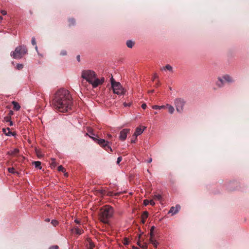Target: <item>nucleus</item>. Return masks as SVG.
I'll list each match as a JSON object with an SVG mask.
<instances>
[{
    "label": "nucleus",
    "mask_w": 249,
    "mask_h": 249,
    "mask_svg": "<svg viewBox=\"0 0 249 249\" xmlns=\"http://www.w3.org/2000/svg\"><path fill=\"white\" fill-rule=\"evenodd\" d=\"M72 99L70 92L65 89H60L56 91L53 100L54 107L61 112H69L71 110Z\"/></svg>",
    "instance_id": "1"
},
{
    "label": "nucleus",
    "mask_w": 249,
    "mask_h": 249,
    "mask_svg": "<svg viewBox=\"0 0 249 249\" xmlns=\"http://www.w3.org/2000/svg\"><path fill=\"white\" fill-rule=\"evenodd\" d=\"M138 245L142 248L146 249L147 248V245L146 243H142L140 241L138 242Z\"/></svg>",
    "instance_id": "17"
},
{
    "label": "nucleus",
    "mask_w": 249,
    "mask_h": 249,
    "mask_svg": "<svg viewBox=\"0 0 249 249\" xmlns=\"http://www.w3.org/2000/svg\"><path fill=\"white\" fill-rule=\"evenodd\" d=\"M123 243L124 245H127L129 244V240L128 239H127V238H125L124 239V241H123Z\"/></svg>",
    "instance_id": "31"
},
{
    "label": "nucleus",
    "mask_w": 249,
    "mask_h": 249,
    "mask_svg": "<svg viewBox=\"0 0 249 249\" xmlns=\"http://www.w3.org/2000/svg\"><path fill=\"white\" fill-rule=\"evenodd\" d=\"M130 132V129H124L123 130H122L120 133V136H119V139L120 140H121V141H124L126 137H127V135L128 133H129Z\"/></svg>",
    "instance_id": "9"
},
{
    "label": "nucleus",
    "mask_w": 249,
    "mask_h": 249,
    "mask_svg": "<svg viewBox=\"0 0 249 249\" xmlns=\"http://www.w3.org/2000/svg\"><path fill=\"white\" fill-rule=\"evenodd\" d=\"M2 17L1 16H0V20H2Z\"/></svg>",
    "instance_id": "59"
},
{
    "label": "nucleus",
    "mask_w": 249,
    "mask_h": 249,
    "mask_svg": "<svg viewBox=\"0 0 249 249\" xmlns=\"http://www.w3.org/2000/svg\"><path fill=\"white\" fill-rule=\"evenodd\" d=\"M51 223H52V224L53 226H56V225H58V221H57V220H53L52 221V222H51Z\"/></svg>",
    "instance_id": "34"
},
{
    "label": "nucleus",
    "mask_w": 249,
    "mask_h": 249,
    "mask_svg": "<svg viewBox=\"0 0 249 249\" xmlns=\"http://www.w3.org/2000/svg\"><path fill=\"white\" fill-rule=\"evenodd\" d=\"M124 107L130 106L131 104L130 103L127 104L126 103H124Z\"/></svg>",
    "instance_id": "47"
},
{
    "label": "nucleus",
    "mask_w": 249,
    "mask_h": 249,
    "mask_svg": "<svg viewBox=\"0 0 249 249\" xmlns=\"http://www.w3.org/2000/svg\"><path fill=\"white\" fill-rule=\"evenodd\" d=\"M19 153L18 149L15 148V149L11 150L8 152V154L13 156H17L18 153Z\"/></svg>",
    "instance_id": "14"
},
{
    "label": "nucleus",
    "mask_w": 249,
    "mask_h": 249,
    "mask_svg": "<svg viewBox=\"0 0 249 249\" xmlns=\"http://www.w3.org/2000/svg\"><path fill=\"white\" fill-rule=\"evenodd\" d=\"M32 44L33 45H35L36 44V39L34 37H32Z\"/></svg>",
    "instance_id": "39"
},
{
    "label": "nucleus",
    "mask_w": 249,
    "mask_h": 249,
    "mask_svg": "<svg viewBox=\"0 0 249 249\" xmlns=\"http://www.w3.org/2000/svg\"><path fill=\"white\" fill-rule=\"evenodd\" d=\"M134 45V42L131 40H128L126 42V45L127 47L129 48H132Z\"/></svg>",
    "instance_id": "19"
},
{
    "label": "nucleus",
    "mask_w": 249,
    "mask_h": 249,
    "mask_svg": "<svg viewBox=\"0 0 249 249\" xmlns=\"http://www.w3.org/2000/svg\"><path fill=\"white\" fill-rule=\"evenodd\" d=\"M149 204L152 206H154L155 203L153 200H150L149 201Z\"/></svg>",
    "instance_id": "42"
},
{
    "label": "nucleus",
    "mask_w": 249,
    "mask_h": 249,
    "mask_svg": "<svg viewBox=\"0 0 249 249\" xmlns=\"http://www.w3.org/2000/svg\"><path fill=\"white\" fill-rule=\"evenodd\" d=\"M96 76L95 72L89 70L83 71L81 75L83 79H86L89 83L96 77Z\"/></svg>",
    "instance_id": "5"
},
{
    "label": "nucleus",
    "mask_w": 249,
    "mask_h": 249,
    "mask_svg": "<svg viewBox=\"0 0 249 249\" xmlns=\"http://www.w3.org/2000/svg\"><path fill=\"white\" fill-rule=\"evenodd\" d=\"M154 229H155L154 226H152L151 227L150 232V237H152L153 236V231H154Z\"/></svg>",
    "instance_id": "30"
},
{
    "label": "nucleus",
    "mask_w": 249,
    "mask_h": 249,
    "mask_svg": "<svg viewBox=\"0 0 249 249\" xmlns=\"http://www.w3.org/2000/svg\"><path fill=\"white\" fill-rule=\"evenodd\" d=\"M46 221H50V220L48 219L46 220Z\"/></svg>",
    "instance_id": "60"
},
{
    "label": "nucleus",
    "mask_w": 249,
    "mask_h": 249,
    "mask_svg": "<svg viewBox=\"0 0 249 249\" xmlns=\"http://www.w3.org/2000/svg\"><path fill=\"white\" fill-rule=\"evenodd\" d=\"M49 249H59V247L57 245L53 246L49 248Z\"/></svg>",
    "instance_id": "37"
},
{
    "label": "nucleus",
    "mask_w": 249,
    "mask_h": 249,
    "mask_svg": "<svg viewBox=\"0 0 249 249\" xmlns=\"http://www.w3.org/2000/svg\"><path fill=\"white\" fill-rule=\"evenodd\" d=\"M158 77V76L157 74H155L152 78V80L154 81L155 79L157 78Z\"/></svg>",
    "instance_id": "44"
},
{
    "label": "nucleus",
    "mask_w": 249,
    "mask_h": 249,
    "mask_svg": "<svg viewBox=\"0 0 249 249\" xmlns=\"http://www.w3.org/2000/svg\"><path fill=\"white\" fill-rule=\"evenodd\" d=\"M74 222L76 223V224H80V221L78 219H75L74 220Z\"/></svg>",
    "instance_id": "49"
},
{
    "label": "nucleus",
    "mask_w": 249,
    "mask_h": 249,
    "mask_svg": "<svg viewBox=\"0 0 249 249\" xmlns=\"http://www.w3.org/2000/svg\"><path fill=\"white\" fill-rule=\"evenodd\" d=\"M152 161V159L151 158H149V159L147 160L148 163H150Z\"/></svg>",
    "instance_id": "48"
},
{
    "label": "nucleus",
    "mask_w": 249,
    "mask_h": 249,
    "mask_svg": "<svg viewBox=\"0 0 249 249\" xmlns=\"http://www.w3.org/2000/svg\"><path fill=\"white\" fill-rule=\"evenodd\" d=\"M37 46H36V50H37Z\"/></svg>",
    "instance_id": "62"
},
{
    "label": "nucleus",
    "mask_w": 249,
    "mask_h": 249,
    "mask_svg": "<svg viewBox=\"0 0 249 249\" xmlns=\"http://www.w3.org/2000/svg\"><path fill=\"white\" fill-rule=\"evenodd\" d=\"M95 247V245L93 242L91 241H89V246L88 247L89 249H93Z\"/></svg>",
    "instance_id": "27"
},
{
    "label": "nucleus",
    "mask_w": 249,
    "mask_h": 249,
    "mask_svg": "<svg viewBox=\"0 0 249 249\" xmlns=\"http://www.w3.org/2000/svg\"><path fill=\"white\" fill-rule=\"evenodd\" d=\"M100 212L99 219L104 223L107 224L108 222V219L113 215V208L110 206L106 205L102 207Z\"/></svg>",
    "instance_id": "2"
},
{
    "label": "nucleus",
    "mask_w": 249,
    "mask_h": 249,
    "mask_svg": "<svg viewBox=\"0 0 249 249\" xmlns=\"http://www.w3.org/2000/svg\"><path fill=\"white\" fill-rule=\"evenodd\" d=\"M166 107H168V112L171 114H173L175 110L174 107L169 104H167Z\"/></svg>",
    "instance_id": "18"
},
{
    "label": "nucleus",
    "mask_w": 249,
    "mask_h": 249,
    "mask_svg": "<svg viewBox=\"0 0 249 249\" xmlns=\"http://www.w3.org/2000/svg\"><path fill=\"white\" fill-rule=\"evenodd\" d=\"M166 107L165 106H159L157 105H154L152 107V108L155 109L164 108Z\"/></svg>",
    "instance_id": "22"
},
{
    "label": "nucleus",
    "mask_w": 249,
    "mask_h": 249,
    "mask_svg": "<svg viewBox=\"0 0 249 249\" xmlns=\"http://www.w3.org/2000/svg\"><path fill=\"white\" fill-rule=\"evenodd\" d=\"M134 139L131 140L132 143H135L137 140V136H134Z\"/></svg>",
    "instance_id": "41"
},
{
    "label": "nucleus",
    "mask_w": 249,
    "mask_h": 249,
    "mask_svg": "<svg viewBox=\"0 0 249 249\" xmlns=\"http://www.w3.org/2000/svg\"><path fill=\"white\" fill-rule=\"evenodd\" d=\"M69 26L73 25L75 23V20L74 18H70L69 19Z\"/></svg>",
    "instance_id": "24"
},
{
    "label": "nucleus",
    "mask_w": 249,
    "mask_h": 249,
    "mask_svg": "<svg viewBox=\"0 0 249 249\" xmlns=\"http://www.w3.org/2000/svg\"><path fill=\"white\" fill-rule=\"evenodd\" d=\"M36 154H37V155L38 157H39V154L38 153V152L36 151Z\"/></svg>",
    "instance_id": "57"
},
{
    "label": "nucleus",
    "mask_w": 249,
    "mask_h": 249,
    "mask_svg": "<svg viewBox=\"0 0 249 249\" xmlns=\"http://www.w3.org/2000/svg\"><path fill=\"white\" fill-rule=\"evenodd\" d=\"M148 216V213L147 211H144L143 212L141 215V218H142V224H144L145 222L146 219Z\"/></svg>",
    "instance_id": "13"
},
{
    "label": "nucleus",
    "mask_w": 249,
    "mask_h": 249,
    "mask_svg": "<svg viewBox=\"0 0 249 249\" xmlns=\"http://www.w3.org/2000/svg\"><path fill=\"white\" fill-rule=\"evenodd\" d=\"M13 125V123H12V122H10V126H12Z\"/></svg>",
    "instance_id": "55"
},
{
    "label": "nucleus",
    "mask_w": 249,
    "mask_h": 249,
    "mask_svg": "<svg viewBox=\"0 0 249 249\" xmlns=\"http://www.w3.org/2000/svg\"><path fill=\"white\" fill-rule=\"evenodd\" d=\"M51 160H52L51 165H53V167H55V165H56V163H55V159H52Z\"/></svg>",
    "instance_id": "36"
},
{
    "label": "nucleus",
    "mask_w": 249,
    "mask_h": 249,
    "mask_svg": "<svg viewBox=\"0 0 249 249\" xmlns=\"http://www.w3.org/2000/svg\"><path fill=\"white\" fill-rule=\"evenodd\" d=\"M98 192L99 194L102 196H106L107 191H106L105 190H99Z\"/></svg>",
    "instance_id": "28"
},
{
    "label": "nucleus",
    "mask_w": 249,
    "mask_h": 249,
    "mask_svg": "<svg viewBox=\"0 0 249 249\" xmlns=\"http://www.w3.org/2000/svg\"><path fill=\"white\" fill-rule=\"evenodd\" d=\"M90 84H92V86L94 88H96L99 85L102 84V82L98 78H96V77L92 80V81L90 82Z\"/></svg>",
    "instance_id": "10"
},
{
    "label": "nucleus",
    "mask_w": 249,
    "mask_h": 249,
    "mask_svg": "<svg viewBox=\"0 0 249 249\" xmlns=\"http://www.w3.org/2000/svg\"><path fill=\"white\" fill-rule=\"evenodd\" d=\"M100 81L102 82V84L104 82L105 78L104 77H102L101 79H100Z\"/></svg>",
    "instance_id": "50"
},
{
    "label": "nucleus",
    "mask_w": 249,
    "mask_h": 249,
    "mask_svg": "<svg viewBox=\"0 0 249 249\" xmlns=\"http://www.w3.org/2000/svg\"><path fill=\"white\" fill-rule=\"evenodd\" d=\"M134 249H138L137 247L135 248Z\"/></svg>",
    "instance_id": "61"
},
{
    "label": "nucleus",
    "mask_w": 249,
    "mask_h": 249,
    "mask_svg": "<svg viewBox=\"0 0 249 249\" xmlns=\"http://www.w3.org/2000/svg\"><path fill=\"white\" fill-rule=\"evenodd\" d=\"M75 231L76 233L78 234H81L83 232V230L79 229L78 228H75Z\"/></svg>",
    "instance_id": "33"
},
{
    "label": "nucleus",
    "mask_w": 249,
    "mask_h": 249,
    "mask_svg": "<svg viewBox=\"0 0 249 249\" xmlns=\"http://www.w3.org/2000/svg\"><path fill=\"white\" fill-rule=\"evenodd\" d=\"M165 69H166L167 70H169L170 71H172V69H173V68H172V67L171 65H170L169 64H167V65H166L165 66V67H163L162 68V70H165Z\"/></svg>",
    "instance_id": "23"
},
{
    "label": "nucleus",
    "mask_w": 249,
    "mask_h": 249,
    "mask_svg": "<svg viewBox=\"0 0 249 249\" xmlns=\"http://www.w3.org/2000/svg\"><path fill=\"white\" fill-rule=\"evenodd\" d=\"M180 209L179 205H177L176 207H172L169 212V213H172L173 214H176Z\"/></svg>",
    "instance_id": "12"
},
{
    "label": "nucleus",
    "mask_w": 249,
    "mask_h": 249,
    "mask_svg": "<svg viewBox=\"0 0 249 249\" xmlns=\"http://www.w3.org/2000/svg\"><path fill=\"white\" fill-rule=\"evenodd\" d=\"M23 67V65L22 64H18L17 65V69L18 70H20V69H22Z\"/></svg>",
    "instance_id": "35"
},
{
    "label": "nucleus",
    "mask_w": 249,
    "mask_h": 249,
    "mask_svg": "<svg viewBox=\"0 0 249 249\" xmlns=\"http://www.w3.org/2000/svg\"><path fill=\"white\" fill-rule=\"evenodd\" d=\"M6 121H9V118L8 117H6L5 118Z\"/></svg>",
    "instance_id": "51"
},
{
    "label": "nucleus",
    "mask_w": 249,
    "mask_h": 249,
    "mask_svg": "<svg viewBox=\"0 0 249 249\" xmlns=\"http://www.w3.org/2000/svg\"><path fill=\"white\" fill-rule=\"evenodd\" d=\"M145 128V127H143V129L141 128V127H138L136 129V131L134 134L133 136H138L139 135H141L143 131H144V129Z\"/></svg>",
    "instance_id": "11"
},
{
    "label": "nucleus",
    "mask_w": 249,
    "mask_h": 249,
    "mask_svg": "<svg viewBox=\"0 0 249 249\" xmlns=\"http://www.w3.org/2000/svg\"><path fill=\"white\" fill-rule=\"evenodd\" d=\"M120 194V193H114L111 191H107L106 196H118Z\"/></svg>",
    "instance_id": "15"
},
{
    "label": "nucleus",
    "mask_w": 249,
    "mask_h": 249,
    "mask_svg": "<svg viewBox=\"0 0 249 249\" xmlns=\"http://www.w3.org/2000/svg\"><path fill=\"white\" fill-rule=\"evenodd\" d=\"M7 130H8V133H7L6 132V129H3V132L6 134V135H8V136H10V134H11V132H10V129L9 128H7Z\"/></svg>",
    "instance_id": "32"
},
{
    "label": "nucleus",
    "mask_w": 249,
    "mask_h": 249,
    "mask_svg": "<svg viewBox=\"0 0 249 249\" xmlns=\"http://www.w3.org/2000/svg\"><path fill=\"white\" fill-rule=\"evenodd\" d=\"M98 141V144L101 146L103 147L105 150L108 151L109 150L110 151H112V149L110 146L108 145V142L106 141L104 139L96 140Z\"/></svg>",
    "instance_id": "7"
},
{
    "label": "nucleus",
    "mask_w": 249,
    "mask_h": 249,
    "mask_svg": "<svg viewBox=\"0 0 249 249\" xmlns=\"http://www.w3.org/2000/svg\"><path fill=\"white\" fill-rule=\"evenodd\" d=\"M33 164L35 165L36 168L41 169V162L39 161H34L33 162Z\"/></svg>",
    "instance_id": "21"
},
{
    "label": "nucleus",
    "mask_w": 249,
    "mask_h": 249,
    "mask_svg": "<svg viewBox=\"0 0 249 249\" xmlns=\"http://www.w3.org/2000/svg\"><path fill=\"white\" fill-rule=\"evenodd\" d=\"M58 170L59 171H61L62 172H65L66 171L65 169L62 165H60L58 166Z\"/></svg>",
    "instance_id": "29"
},
{
    "label": "nucleus",
    "mask_w": 249,
    "mask_h": 249,
    "mask_svg": "<svg viewBox=\"0 0 249 249\" xmlns=\"http://www.w3.org/2000/svg\"><path fill=\"white\" fill-rule=\"evenodd\" d=\"M146 107H147V106H146V104H143L142 105V107L143 109H145L146 108Z\"/></svg>",
    "instance_id": "46"
},
{
    "label": "nucleus",
    "mask_w": 249,
    "mask_h": 249,
    "mask_svg": "<svg viewBox=\"0 0 249 249\" xmlns=\"http://www.w3.org/2000/svg\"><path fill=\"white\" fill-rule=\"evenodd\" d=\"M185 104V101L182 98H178L174 100L176 110L179 113H181L183 111Z\"/></svg>",
    "instance_id": "6"
},
{
    "label": "nucleus",
    "mask_w": 249,
    "mask_h": 249,
    "mask_svg": "<svg viewBox=\"0 0 249 249\" xmlns=\"http://www.w3.org/2000/svg\"><path fill=\"white\" fill-rule=\"evenodd\" d=\"M12 104L13 105V109L15 110H18L20 109V106L18 103L15 101H13Z\"/></svg>",
    "instance_id": "16"
},
{
    "label": "nucleus",
    "mask_w": 249,
    "mask_h": 249,
    "mask_svg": "<svg viewBox=\"0 0 249 249\" xmlns=\"http://www.w3.org/2000/svg\"><path fill=\"white\" fill-rule=\"evenodd\" d=\"M65 176L66 177H68V174L67 173H65Z\"/></svg>",
    "instance_id": "56"
},
{
    "label": "nucleus",
    "mask_w": 249,
    "mask_h": 249,
    "mask_svg": "<svg viewBox=\"0 0 249 249\" xmlns=\"http://www.w3.org/2000/svg\"><path fill=\"white\" fill-rule=\"evenodd\" d=\"M1 13L3 15H6V14H7V12L5 10H1Z\"/></svg>",
    "instance_id": "45"
},
{
    "label": "nucleus",
    "mask_w": 249,
    "mask_h": 249,
    "mask_svg": "<svg viewBox=\"0 0 249 249\" xmlns=\"http://www.w3.org/2000/svg\"><path fill=\"white\" fill-rule=\"evenodd\" d=\"M67 54V52L66 51H62L61 52V54L62 55H65Z\"/></svg>",
    "instance_id": "43"
},
{
    "label": "nucleus",
    "mask_w": 249,
    "mask_h": 249,
    "mask_svg": "<svg viewBox=\"0 0 249 249\" xmlns=\"http://www.w3.org/2000/svg\"><path fill=\"white\" fill-rule=\"evenodd\" d=\"M27 53V49L25 46H19L17 47L15 51L11 53V55L14 59H20Z\"/></svg>",
    "instance_id": "3"
},
{
    "label": "nucleus",
    "mask_w": 249,
    "mask_h": 249,
    "mask_svg": "<svg viewBox=\"0 0 249 249\" xmlns=\"http://www.w3.org/2000/svg\"><path fill=\"white\" fill-rule=\"evenodd\" d=\"M8 170L9 173H12V174H18V172L15 171V169L14 168H9L8 169Z\"/></svg>",
    "instance_id": "26"
},
{
    "label": "nucleus",
    "mask_w": 249,
    "mask_h": 249,
    "mask_svg": "<svg viewBox=\"0 0 249 249\" xmlns=\"http://www.w3.org/2000/svg\"><path fill=\"white\" fill-rule=\"evenodd\" d=\"M111 137H112V136L111 135H110V134L108 135V138H111Z\"/></svg>",
    "instance_id": "54"
},
{
    "label": "nucleus",
    "mask_w": 249,
    "mask_h": 249,
    "mask_svg": "<svg viewBox=\"0 0 249 249\" xmlns=\"http://www.w3.org/2000/svg\"><path fill=\"white\" fill-rule=\"evenodd\" d=\"M122 157H119L117 159V164H119L120 163V162L122 161Z\"/></svg>",
    "instance_id": "38"
},
{
    "label": "nucleus",
    "mask_w": 249,
    "mask_h": 249,
    "mask_svg": "<svg viewBox=\"0 0 249 249\" xmlns=\"http://www.w3.org/2000/svg\"><path fill=\"white\" fill-rule=\"evenodd\" d=\"M154 92V90H151V91H149V92H150V93H152V92Z\"/></svg>",
    "instance_id": "58"
},
{
    "label": "nucleus",
    "mask_w": 249,
    "mask_h": 249,
    "mask_svg": "<svg viewBox=\"0 0 249 249\" xmlns=\"http://www.w3.org/2000/svg\"><path fill=\"white\" fill-rule=\"evenodd\" d=\"M218 79L222 84L223 83L224 80L228 83H233L235 81L234 79L228 74L224 75L222 76V78H219Z\"/></svg>",
    "instance_id": "8"
},
{
    "label": "nucleus",
    "mask_w": 249,
    "mask_h": 249,
    "mask_svg": "<svg viewBox=\"0 0 249 249\" xmlns=\"http://www.w3.org/2000/svg\"><path fill=\"white\" fill-rule=\"evenodd\" d=\"M149 203V200H148L147 199L144 200V201H143V204L145 206L147 205Z\"/></svg>",
    "instance_id": "40"
},
{
    "label": "nucleus",
    "mask_w": 249,
    "mask_h": 249,
    "mask_svg": "<svg viewBox=\"0 0 249 249\" xmlns=\"http://www.w3.org/2000/svg\"><path fill=\"white\" fill-rule=\"evenodd\" d=\"M111 88L114 93L118 95L124 94L125 91L119 82H116L111 75L110 78Z\"/></svg>",
    "instance_id": "4"
},
{
    "label": "nucleus",
    "mask_w": 249,
    "mask_h": 249,
    "mask_svg": "<svg viewBox=\"0 0 249 249\" xmlns=\"http://www.w3.org/2000/svg\"><path fill=\"white\" fill-rule=\"evenodd\" d=\"M161 196L160 195H154V199H157V200H160L161 199Z\"/></svg>",
    "instance_id": "25"
},
{
    "label": "nucleus",
    "mask_w": 249,
    "mask_h": 249,
    "mask_svg": "<svg viewBox=\"0 0 249 249\" xmlns=\"http://www.w3.org/2000/svg\"><path fill=\"white\" fill-rule=\"evenodd\" d=\"M149 241L153 244L154 247L156 248L157 247L158 242L156 240H153L152 237H150Z\"/></svg>",
    "instance_id": "20"
},
{
    "label": "nucleus",
    "mask_w": 249,
    "mask_h": 249,
    "mask_svg": "<svg viewBox=\"0 0 249 249\" xmlns=\"http://www.w3.org/2000/svg\"><path fill=\"white\" fill-rule=\"evenodd\" d=\"M160 85L159 81H158L157 83L156 84V86H159Z\"/></svg>",
    "instance_id": "52"
},
{
    "label": "nucleus",
    "mask_w": 249,
    "mask_h": 249,
    "mask_svg": "<svg viewBox=\"0 0 249 249\" xmlns=\"http://www.w3.org/2000/svg\"><path fill=\"white\" fill-rule=\"evenodd\" d=\"M77 59L78 60V61L80 60V55L77 56Z\"/></svg>",
    "instance_id": "53"
}]
</instances>
